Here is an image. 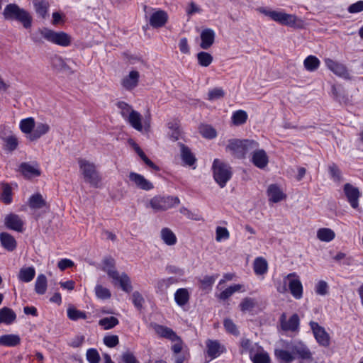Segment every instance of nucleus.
Returning a JSON list of instances; mask_svg holds the SVG:
<instances>
[{
  "mask_svg": "<svg viewBox=\"0 0 363 363\" xmlns=\"http://www.w3.org/2000/svg\"><path fill=\"white\" fill-rule=\"evenodd\" d=\"M324 62L326 67L335 75L346 79H350V73L345 65L330 58L325 59Z\"/></svg>",
  "mask_w": 363,
  "mask_h": 363,
  "instance_id": "nucleus-12",
  "label": "nucleus"
},
{
  "mask_svg": "<svg viewBox=\"0 0 363 363\" xmlns=\"http://www.w3.org/2000/svg\"><path fill=\"white\" fill-rule=\"evenodd\" d=\"M240 346L242 347L241 353L242 354L245 352H249L250 356L251 355V352L253 353L254 352V346L252 342L249 339L243 338L241 340Z\"/></svg>",
  "mask_w": 363,
  "mask_h": 363,
  "instance_id": "nucleus-61",
  "label": "nucleus"
},
{
  "mask_svg": "<svg viewBox=\"0 0 363 363\" xmlns=\"http://www.w3.org/2000/svg\"><path fill=\"white\" fill-rule=\"evenodd\" d=\"M180 201L178 197L155 196L149 201V206L155 211H164L178 205Z\"/></svg>",
  "mask_w": 363,
  "mask_h": 363,
  "instance_id": "nucleus-7",
  "label": "nucleus"
},
{
  "mask_svg": "<svg viewBox=\"0 0 363 363\" xmlns=\"http://www.w3.org/2000/svg\"><path fill=\"white\" fill-rule=\"evenodd\" d=\"M118 323L119 321L116 317L110 316L99 320V325L104 330H110L116 326Z\"/></svg>",
  "mask_w": 363,
  "mask_h": 363,
  "instance_id": "nucleus-45",
  "label": "nucleus"
},
{
  "mask_svg": "<svg viewBox=\"0 0 363 363\" xmlns=\"http://www.w3.org/2000/svg\"><path fill=\"white\" fill-rule=\"evenodd\" d=\"M174 299L177 303L182 306L185 305L189 299V294L186 289H179L174 294Z\"/></svg>",
  "mask_w": 363,
  "mask_h": 363,
  "instance_id": "nucleus-40",
  "label": "nucleus"
},
{
  "mask_svg": "<svg viewBox=\"0 0 363 363\" xmlns=\"http://www.w3.org/2000/svg\"><path fill=\"white\" fill-rule=\"evenodd\" d=\"M177 282V279L174 277H169L166 279H162L159 280L156 284V289L157 291L164 292L171 285Z\"/></svg>",
  "mask_w": 363,
  "mask_h": 363,
  "instance_id": "nucleus-43",
  "label": "nucleus"
},
{
  "mask_svg": "<svg viewBox=\"0 0 363 363\" xmlns=\"http://www.w3.org/2000/svg\"><path fill=\"white\" fill-rule=\"evenodd\" d=\"M255 273L257 275H262L267 272L268 264L267 260L262 257H257L253 264Z\"/></svg>",
  "mask_w": 363,
  "mask_h": 363,
  "instance_id": "nucleus-35",
  "label": "nucleus"
},
{
  "mask_svg": "<svg viewBox=\"0 0 363 363\" xmlns=\"http://www.w3.org/2000/svg\"><path fill=\"white\" fill-rule=\"evenodd\" d=\"M335 232L330 228H320L317 232V238L323 242H330L335 238Z\"/></svg>",
  "mask_w": 363,
  "mask_h": 363,
  "instance_id": "nucleus-38",
  "label": "nucleus"
},
{
  "mask_svg": "<svg viewBox=\"0 0 363 363\" xmlns=\"http://www.w3.org/2000/svg\"><path fill=\"white\" fill-rule=\"evenodd\" d=\"M243 289V285L242 284H234L233 286H230L228 287L226 289H225L223 291H222L219 295L218 298L221 300H226L229 297H230L234 293L240 291H245Z\"/></svg>",
  "mask_w": 363,
  "mask_h": 363,
  "instance_id": "nucleus-39",
  "label": "nucleus"
},
{
  "mask_svg": "<svg viewBox=\"0 0 363 363\" xmlns=\"http://www.w3.org/2000/svg\"><path fill=\"white\" fill-rule=\"evenodd\" d=\"M121 359L123 363H139L134 354L130 352L123 353Z\"/></svg>",
  "mask_w": 363,
  "mask_h": 363,
  "instance_id": "nucleus-64",
  "label": "nucleus"
},
{
  "mask_svg": "<svg viewBox=\"0 0 363 363\" xmlns=\"http://www.w3.org/2000/svg\"><path fill=\"white\" fill-rule=\"evenodd\" d=\"M296 358H299L304 360L313 361L312 353L306 345L301 342L291 343L290 346L287 347Z\"/></svg>",
  "mask_w": 363,
  "mask_h": 363,
  "instance_id": "nucleus-8",
  "label": "nucleus"
},
{
  "mask_svg": "<svg viewBox=\"0 0 363 363\" xmlns=\"http://www.w3.org/2000/svg\"><path fill=\"white\" fill-rule=\"evenodd\" d=\"M16 319V315L12 309L8 307L0 309V324L11 325Z\"/></svg>",
  "mask_w": 363,
  "mask_h": 363,
  "instance_id": "nucleus-26",
  "label": "nucleus"
},
{
  "mask_svg": "<svg viewBox=\"0 0 363 363\" xmlns=\"http://www.w3.org/2000/svg\"><path fill=\"white\" fill-rule=\"evenodd\" d=\"M225 92L221 88H215L208 91V99L210 101L221 99L224 96Z\"/></svg>",
  "mask_w": 363,
  "mask_h": 363,
  "instance_id": "nucleus-58",
  "label": "nucleus"
},
{
  "mask_svg": "<svg viewBox=\"0 0 363 363\" xmlns=\"http://www.w3.org/2000/svg\"><path fill=\"white\" fill-rule=\"evenodd\" d=\"M78 164L84 181L94 187H99L101 178L96 169V164L83 158L78 159Z\"/></svg>",
  "mask_w": 363,
  "mask_h": 363,
  "instance_id": "nucleus-4",
  "label": "nucleus"
},
{
  "mask_svg": "<svg viewBox=\"0 0 363 363\" xmlns=\"http://www.w3.org/2000/svg\"><path fill=\"white\" fill-rule=\"evenodd\" d=\"M280 323L282 330L296 331L299 327V318L297 314H294L286 320V315L283 313L280 317Z\"/></svg>",
  "mask_w": 363,
  "mask_h": 363,
  "instance_id": "nucleus-17",
  "label": "nucleus"
},
{
  "mask_svg": "<svg viewBox=\"0 0 363 363\" xmlns=\"http://www.w3.org/2000/svg\"><path fill=\"white\" fill-rule=\"evenodd\" d=\"M180 147L181 157L183 162L189 166L193 165L196 162V158L193 153L191 152L190 149L183 144L180 145Z\"/></svg>",
  "mask_w": 363,
  "mask_h": 363,
  "instance_id": "nucleus-34",
  "label": "nucleus"
},
{
  "mask_svg": "<svg viewBox=\"0 0 363 363\" xmlns=\"http://www.w3.org/2000/svg\"><path fill=\"white\" fill-rule=\"evenodd\" d=\"M213 176L216 182L220 188L225 186L227 182L232 177V169L229 164L223 162L219 159H215L213 165Z\"/></svg>",
  "mask_w": 363,
  "mask_h": 363,
  "instance_id": "nucleus-5",
  "label": "nucleus"
},
{
  "mask_svg": "<svg viewBox=\"0 0 363 363\" xmlns=\"http://www.w3.org/2000/svg\"><path fill=\"white\" fill-rule=\"evenodd\" d=\"M275 355L281 363H289L295 359V356L293 355L292 352L284 350H276Z\"/></svg>",
  "mask_w": 363,
  "mask_h": 363,
  "instance_id": "nucleus-41",
  "label": "nucleus"
},
{
  "mask_svg": "<svg viewBox=\"0 0 363 363\" xmlns=\"http://www.w3.org/2000/svg\"><path fill=\"white\" fill-rule=\"evenodd\" d=\"M168 128L172 131L169 133L171 138L174 140H178L180 135L179 124L178 121H173L168 123Z\"/></svg>",
  "mask_w": 363,
  "mask_h": 363,
  "instance_id": "nucleus-51",
  "label": "nucleus"
},
{
  "mask_svg": "<svg viewBox=\"0 0 363 363\" xmlns=\"http://www.w3.org/2000/svg\"><path fill=\"white\" fill-rule=\"evenodd\" d=\"M50 130V127L48 123H38L35 125L33 133L30 136H27V138L30 141H36L43 135L47 134Z\"/></svg>",
  "mask_w": 363,
  "mask_h": 363,
  "instance_id": "nucleus-20",
  "label": "nucleus"
},
{
  "mask_svg": "<svg viewBox=\"0 0 363 363\" xmlns=\"http://www.w3.org/2000/svg\"><path fill=\"white\" fill-rule=\"evenodd\" d=\"M269 200L277 203L286 198V195L277 184H271L267 189Z\"/></svg>",
  "mask_w": 363,
  "mask_h": 363,
  "instance_id": "nucleus-22",
  "label": "nucleus"
},
{
  "mask_svg": "<svg viewBox=\"0 0 363 363\" xmlns=\"http://www.w3.org/2000/svg\"><path fill=\"white\" fill-rule=\"evenodd\" d=\"M109 277L113 280L115 284H118L121 289L129 293L132 290V286L129 277L126 274L123 273L119 274L118 272H111L109 271Z\"/></svg>",
  "mask_w": 363,
  "mask_h": 363,
  "instance_id": "nucleus-14",
  "label": "nucleus"
},
{
  "mask_svg": "<svg viewBox=\"0 0 363 363\" xmlns=\"http://www.w3.org/2000/svg\"><path fill=\"white\" fill-rule=\"evenodd\" d=\"M129 179L136 186V187L140 189L149 191L154 188L152 183L140 174L130 172L129 174Z\"/></svg>",
  "mask_w": 363,
  "mask_h": 363,
  "instance_id": "nucleus-15",
  "label": "nucleus"
},
{
  "mask_svg": "<svg viewBox=\"0 0 363 363\" xmlns=\"http://www.w3.org/2000/svg\"><path fill=\"white\" fill-rule=\"evenodd\" d=\"M104 343L108 347H114L119 343L118 336L116 335H106L104 337Z\"/></svg>",
  "mask_w": 363,
  "mask_h": 363,
  "instance_id": "nucleus-59",
  "label": "nucleus"
},
{
  "mask_svg": "<svg viewBox=\"0 0 363 363\" xmlns=\"http://www.w3.org/2000/svg\"><path fill=\"white\" fill-rule=\"evenodd\" d=\"M50 6L47 0H36L34 1V7L36 13L42 18H45Z\"/></svg>",
  "mask_w": 363,
  "mask_h": 363,
  "instance_id": "nucleus-37",
  "label": "nucleus"
},
{
  "mask_svg": "<svg viewBox=\"0 0 363 363\" xmlns=\"http://www.w3.org/2000/svg\"><path fill=\"white\" fill-rule=\"evenodd\" d=\"M21 342L19 335L16 334H6L0 336V345L6 347H16Z\"/></svg>",
  "mask_w": 363,
  "mask_h": 363,
  "instance_id": "nucleus-28",
  "label": "nucleus"
},
{
  "mask_svg": "<svg viewBox=\"0 0 363 363\" xmlns=\"http://www.w3.org/2000/svg\"><path fill=\"white\" fill-rule=\"evenodd\" d=\"M35 275V270L33 267H22L18 274L19 280L23 282L31 281Z\"/></svg>",
  "mask_w": 363,
  "mask_h": 363,
  "instance_id": "nucleus-30",
  "label": "nucleus"
},
{
  "mask_svg": "<svg viewBox=\"0 0 363 363\" xmlns=\"http://www.w3.org/2000/svg\"><path fill=\"white\" fill-rule=\"evenodd\" d=\"M347 11L350 13H355L363 11V1H358L356 3L351 4Z\"/></svg>",
  "mask_w": 363,
  "mask_h": 363,
  "instance_id": "nucleus-63",
  "label": "nucleus"
},
{
  "mask_svg": "<svg viewBox=\"0 0 363 363\" xmlns=\"http://www.w3.org/2000/svg\"><path fill=\"white\" fill-rule=\"evenodd\" d=\"M47 289V279L44 274L38 276L35 284V290L38 294H44Z\"/></svg>",
  "mask_w": 363,
  "mask_h": 363,
  "instance_id": "nucleus-42",
  "label": "nucleus"
},
{
  "mask_svg": "<svg viewBox=\"0 0 363 363\" xmlns=\"http://www.w3.org/2000/svg\"><path fill=\"white\" fill-rule=\"evenodd\" d=\"M309 325L318 344L323 347H328L330 345V335L325 328L314 321H311Z\"/></svg>",
  "mask_w": 363,
  "mask_h": 363,
  "instance_id": "nucleus-9",
  "label": "nucleus"
},
{
  "mask_svg": "<svg viewBox=\"0 0 363 363\" xmlns=\"http://www.w3.org/2000/svg\"><path fill=\"white\" fill-rule=\"evenodd\" d=\"M28 205L33 209H40L45 207L47 203L40 194H35L30 197Z\"/></svg>",
  "mask_w": 363,
  "mask_h": 363,
  "instance_id": "nucleus-31",
  "label": "nucleus"
},
{
  "mask_svg": "<svg viewBox=\"0 0 363 363\" xmlns=\"http://www.w3.org/2000/svg\"><path fill=\"white\" fill-rule=\"evenodd\" d=\"M199 132L204 138L208 139H212L216 137V130L209 125H200Z\"/></svg>",
  "mask_w": 363,
  "mask_h": 363,
  "instance_id": "nucleus-49",
  "label": "nucleus"
},
{
  "mask_svg": "<svg viewBox=\"0 0 363 363\" xmlns=\"http://www.w3.org/2000/svg\"><path fill=\"white\" fill-rule=\"evenodd\" d=\"M289 281V288L291 295L296 299H300L303 296V286L296 273H290L286 277Z\"/></svg>",
  "mask_w": 363,
  "mask_h": 363,
  "instance_id": "nucleus-10",
  "label": "nucleus"
},
{
  "mask_svg": "<svg viewBox=\"0 0 363 363\" xmlns=\"http://www.w3.org/2000/svg\"><path fill=\"white\" fill-rule=\"evenodd\" d=\"M19 171L24 177L30 179L40 175V171L28 162H23L19 166Z\"/></svg>",
  "mask_w": 363,
  "mask_h": 363,
  "instance_id": "nucleus-24",
  "label": "nucleus"
},
{
  "mask_svg": "<svg viewBox=\"0 0 363 363\" xmlns=\"http://www.w3.org/2000/svg\"><path fill=\"white\" fill-rule=\"evenodd\" d=\"M167 18V13L164 11L160 10L152 13L150 19V24L153 28H160L166 23Z\"/></svg>",
  "mask_w": 363,
  "mask_h": 363,
  "instance_id": "nucleus-21",
  "label": "nucleus"
},
{
  "mask_svg": "<svg viewBox=\"0 0 363 363\" xmlns=\"http://www.w3.org/2000/svg\"><path fill=\"white\" fill-rule=\"evenodd\" d=\"M218 277V274L204 277L203 279L201 280L202 288L203 289L211 288Z\"/></svg>",
  "mask_w": 363,
  "mask_h": 363,
  "instance_id": "nucleus-60",
  "label": "nucleus"
},
{
  "mask_svg": "<svg viewBox=\"0 0 363 363\" xmlns=\"http://www.w3.org/2000/svg\"><path fill=\"white\" fill-rule=\"evenodd\" d=\"M253 363H270V357L267 352L262 350L254 354L251 352L250 356Z\"/></svg>",
  "mask_w": 363,
  "mask_h": 363,
  "instance_id": "nucleus-44",
  "label": "nucleus"
},
{
  "mask_svg": "<svg viewBox=\"0 0 363 363\" xmlns=\"http://www.w3.org/2000/svg\"><path fill=\"white\" fill-rule=\"evenodd\" d=\"M320 62L319 59L314 55L308 56L303 61L305 69L309 72L315 71L320 66Z\"/></svg>",
  "mask_w": 363,
  "mask_h": 363,
  "instance_id": "nucleus-36",
  "label": "nucleus"
},
{
  "mask_svg": "<svg viewBox=\"0 0 363 363\" xmlns=\"http://www.w3.org/2000/svg\"><path fill=\"white\" fill-rule=\"evenodd\" d=\"M5 225L9 229L22 232L24 223L18 215L11 213L5 218Z\"/></svg>",
  "mask_w": 363,
  "mask_h": 363,
  "instance_id": "nucleus-19",
  "label": "nucleus"
},
{
  "mask_svg": "<svg viewBox=\"0 0 363 363\" xmlns=\"http://www.w3.org/2000/svg\"><path fill=\"white\" fill-rule=\"evenodd\" d=\"M117 107L120 110L121 116L126 121L129 116L134 111L132 106L124 101H118L116 104Z\"/></svg>",
  "mask_w": 363,
  "mask_h": 363,
  "instance_id": "nucleus-48",
  "label": "nucleus"
},
{
  "mask_svg": "<svg viewBox=\"0 0 363 363\" xmlns=\"http://www.w3.org/2000/svg\"><path fill=\"white\" fill-rule=\"evenodd\" d=\"M140 73L136 70H132L121 79L122 86L128 91L134 89L139 82Z\"/></svg>",
  "mask_w": 363,
  "mask_h": 363,
  "instance_id": "nucleus-16",
  "label": "nucleus"
},
{
  "mask_svg": "<svg viewBox=\"0 0 363 363\" xmlns=\"http://www.w3.org/2000/svg\"><path fill=\"white\" fill-rule=\"evenodd\" d=\"M35 120L32 117H29L25 119H23L20 122V129L21 130L27 135V136H30V134L33 133V131L35 128Z\"/></svg>",
  "mask_w": 363,
  "mask_h": 363,
  "instance_id": "nucleus-33",
  "label": "nucleus"
},
{
  "mask_svg": "<svg viewBox=\"0 0 363 363\" xmlns=\"http://www.w3.org/2000/svg\"><path fill=\"white\" fill-rule=\"evenodd\" d=\"M155 333L162 337L167 338L171 341L179 339V336L169 328L155 324L154 326Z\"/></svg>",
  "mask_w": 363,
  "mask_h": 363,
  "instance_id": "nucleus-23",
  "label": "nucleus"
},
{
  "mask_svg": "<svg viewBox=\"0 0 363 363\" xmlns=\"http://www.w3.org/2000/svg\"><path fill=\"white\" fill-rule=\"evenodd\" d=\"M0 241L4 248L9 252L13 251L16 247V240L8 233L4 232L0 234Z\"/></svg>",
  "mask_w": 363,
  "mask_h": 363,
  "instance_id": "nucleus-27",
  "label": "nucleus"
},
{
  "mask_svg": "<svg viewBox=\"0 0 363 363\" xmlns=\"http://www.w3.org/2000/svg\"><path fill=\"white\" fill-rule=\"evenodd\" d=\"M230 237V233L226 228L218 226L216 230V240L220 242L222 240H227Z\"/></svg>",
  "mask_w": 363,
  "mask_h": 363,
  "instance_id": "nucleus-55",
  "label": "nucleus"
},
{
  "mask_svg": "<svg viewBox=\"0 0 363 363\" xmlns=\"http://www.w3.org/2000/svg\"><path fill=\"white\" fill-rule=\"evenodd\" d=\"M200 47L203 50L210 48L215 41L216 33L211 28H205L201 33Z\"/></svg>",
  "mask_w": 363,
  "mask_h": 363,
  "instance_id": "nucleus-18",
  "label": "nucleus"
},
{
  "mask_svg": "<svg viewBox=\"0 0 363 363\" xmlns=\"http://www.w3.org/2000/svg\"><path fill=\"white\" fill-rule=\"evenodd\" d=\"M259 147V143L254 140L231 139L225 147L227 152L238 159L245 157L247 153L252 149Z\"/></svg>",
  "mask_w": 363,
  "mask_h": 363,
  "instance_id": "nucleus-3",
  "label": "nucleus"
},
{
  "mask_svg": "<svg viewBox=\"0 0 363 363\" xmlns=\"http://www.w3.org/2000/svg\"><path fill=\"white\" fill-rule=\"evenodd\" d=\"M160 236L163 242L167 245H174L177 243L175 234L168 228H164L160 232Z\"/></svg>",
  "mask_w": 363,
  "mask_h": 363,
  "instance_id": "nucleus-32",
  "label": "nucleus"
},
{
  "mask_svg": "<svg viewBox=\"0 0 363 363\" xmlns=\"http://www.w3.org/2000/svg\"><path fill=\"white\" fill-rule=\"evenodd\" d=\"M41 38L62 47L69 46L72 40V37L67 33L63 31L57 32L47 28L39 29L31 35V38L35 43H42Z\"/></svg>",
  "mask_w": 363,
  "mask_h": 363,
  "instance_id": "nucleus-1",
  "label": "nucleus"
},
{
  "mask_svg": "<svg viewBox=\"0 0 363 363\" xmlns=\"http://www.w3.org/2000/svg\"><path fill=\"white\" fill-rule=\"evenodd\" d=\"M198 63L202 67H208L213 62V56L206 52H200L197 54Z\"/></svg>",
  "mask_w": 363,
  "mask_h": 363,
  "instance_id": "nucleus-47",
  "label": "nucleus"
},
{
  "mask_svg": "<svg viewBox=\"0 0 363 363\" xmlns=\"http://www.w3.org/2000/svg\"><path fill=\"white\" fill-rule=\"evenodd\" d=\"M251 151L250 161L252 163L259 169H264L269 163V157L266 151L258 147L252 149Z\"/></svg>",
  "mask_w": 363,
  "mask_h": 363,
  "instance_id": "nucleus-11",
  "label": "nucleus"
},
{
  "mask_svg": "<svg viewBox=\"0 0 363 363\" xmlns=\"http://www.w3.org/2000/svg\"><path fill=\"white\" fill-rule=\"evenodd\" d=\"M247 119V113L242 110L235 111L232 116V121L235 125H240L244 124Z\"/></svg>",
  "mask_w": 363,
  "mask_h": 363,
  "instance_id": "nucleus-46",
  "label": "nucleus"
},
{
  "mask_svg": "<svg viewBox=\"0 0 363 363\" xmlns=\"http://www.w3.org/2000/svg\"><path fill=\"white\" fill-rule=\"evenodd\" d=\"M95 293L97 298L100 299H108L111 296L110 291L107 288H105L101 285L96 286Z\"/></svg>",
  "mask_w": 363,
  "mask_h": 363,
  "instance_id": "nucleus-54",
  "label": "nucleus"
},
{
  "mask_svg": "<svg viewBox=\"0 0 363 363\" xmlns=\"http://www.w3.org/2000/svg\"><path fill=\"white\" fill-rule=\"evenodd\" d=\"M256 302L255 299L249 297L243 298L242 302L240 303V308L242 311H251L255 306Z\"/></svg>",
  "mask_w": 363,
  "mask_h": 363,
  "instance_id": "nucleus-52",
  "label": "nucleus"
},
{
  "mask_svg": "<svg viewBox=\"0 0 363 363\" xmlns=\"http://www.w3.org/2000/svg\"><path fill=\"white\" fill-rule=\"evenodd\" d=\"M1 199L6 204H9L11 202V189L9 184L3 185V192Z\"/></svg>",
  "mask_w": 363,
  "mask_h": 363,
  "instance_id": "nucleus-57",
  "label": "nucleus"
},
{
  "mask_svg": "<svg viewBox=\"0 0 363 363\" xmlns=\"http://www.w3.org/2000/svg\"><path fill=\"white\" fill-rule=\"evenodd\" d=\"M132 300L134 306L140 309L143 306V303H144V298L142 295L138 291H135L132 294Z\"/></svg>",
  "mask_w": 363,
  "mask_h": 363,
  "instance_id": "nucleus-62",
  "label": "nucleus"
},
{
  "mask_svg": "<svg viewBox=\"0 0 363 363\" xmlns=\"http://www.w3.org/2000/svg\"><path fill=\"white\" fill-rule=\"evenodd\" d=\"M143 116L141 114L135 111L132 112V113L129 116V117L126 119V121L138 131H142L143 125H142Z\"/></svg>",
  "mask_w": 363,
  "mask_h": 363,
  "instance_id": "nucleus-29",
  "label": "nucleus"
},
{
  "mask_svg": "<svg viewBox=\"0 0 363 363\" xmlns=\"http://www.w3.org/2000/svg\"><path fill=\"white\" fill-rule=\"evenodd\" d=\"M3 14L6 19L16 20L22 23L26 28L31 26L32 18L30 14L15 4L7 5Z\"/></svg>",
  "mask_w": 363,
  "mask_h": 363,
  "instance_id": "nucleus-6",
  "label": "nucleus"
},
{
  "mask_svg": "<svg viewBox=\"0 0 363 363\" xmlns=\"http://www.w3.org/2000/svg\"><path fill=\"white\" fill-rule=\"evenodd\" d=\"M86 357L89 363H99L101 357L96 349L91 348L86 351Z\"/></svg>",
  "mask_w": 363,
  "mask_h": 363,
  "instance_id": "nucleus-53",
  "label": "nucleus"
},
{
  "mask_svg": "<svg viewBox=\"0 0 363 363\" xmlns=\"http://www.w3.org/2000/svg\"><path fill=\"white\" fill-rule=\"evenodd\" d=\"M206 347L208 354L212 358L219 356L224 351V347L220 345L218 341L208 340Z\"/></svg>",
  "mask_w": 363,
  "mask_h": 363,
  "instance_id": "nucleus-25",
  "label": "nucleus"
},
{
  "mask_svg": "<svg viewBox=\"0 0 363 363\" xmlns=\"http://www.w3.org/2000/svg\"><path fill=\"white\" fill-rule=\"evenodd\" d=\"M67 316L72 320H77L79 319H86V313L79 311L74 307H70L67 309Z\"/></svg>",
  "mask_w": 363,
  "mask_h": 363,
  "instance_id": "nucleus-50",
  "label": "nucleus"
},
{
  "mask_svg": "<svg viewBox=\"0 0 363 363\" xmlns=\"http://www.w3.org/2000/svg\"><path fill=\"white\" fill-rule=\"evenodd\" d=\"M258 11L281 25L299 29L304 28V21L296 15L289 14L281 11L267 10L264 8H259Z\"/></svg>",
  "mask_w": 363,
  "mask_h": 363,
  "instance_id": "nucleus-2",
  "label": "nucleus"
},
{
  "mask_svg": "<svg viewBox=\"0 0 363 363\" xmlns=\"http://www.w3.org/2000/svg\"><path fill=\"white\" fill-rule=\"evenodd\" d=\"M329 173L334 181L340 182L342 179L341 172L337 165L333 163L328 167Z\"/></svg>",
  "mask_w": 363,
  "mask_h": 363,
  "instance_id": "nucleus-56",
  "label": "nucleus"
},
{
  "mask_svg": "<svg viewBox=\"0 0 363 363\" xmlns=\"http://www.w3.org/2000/svg\"><path fill=\"white\" fill-rule=\"evenodd\" d=\"M343 190L350 206L353 208H357L359 206V199L361 196V193L358 188L350 183H347L344 185Z\"/></svg>",
  "mask_w": 363,
  "mask_h": 363,
  "instance_id": "nucleus-13",
  "label": "nucleus"
}]
</instances>
